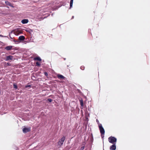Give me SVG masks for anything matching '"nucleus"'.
<instances>
[{
	"mask_svg": "<svg viewBox=\"0 0 150 150\" xmlns=\"http://www.w3.org/2000/svg\"><path fill=\"white\" fill-rule=\"evenodd\" d=\"M108 139L109 142L112 144H116L117 140V139L115 137L112 136L109 137L108 138Z\"/></svg>",
	"mask_w": 150,
	"mask_h": 150,
	"instance_id": "1",
	"label": "nucleus"
},
{
	"mask_svg": "<svg viewBox=\"0 0 150 150\" xmlns=\"http://www.w3.org/2000/svg\"><path fill=\"white\" fill-rule=\"evenodd\" d=\"M99 128L100 131V133L101 134H103V135L104 134L105 131L104 129L102 127V125L101 124H100L99 125Z\"/></svg>",
	"mask_w": 150,
	"mask_h": 150,
	"instance_id": "2",
	"label": "nucleus"
},
{
	"mask_svg": "<svg viewBox=\"0 0 150 150\" xmlns=\"http://www.w3.org/2000/svg\"><path fill=\"white\" fill-rule=\"evenodd\" d=\"M65 139V137L64 136L58 142V144L61 146L63 144V143Z\"/></svg>",
	"mask_w": 150,
	"mask_h": 150,
	"instance_id": "3",
	"label": "nucleus"
},
{
	"mask_svg": "<svg viewBox=\"0 0 150 150\" xmlns=\"http://www.w3.org/2000/svg\"><path fill=\"white\" fill-rule=\"evenodd\" d=\"M13 58V56L11 55H9L6 57L5 60L6 61H8L9 60H12Z\"/></svg>",
	"mask_w": 150,
	"mask_h": 150,
	"instance_id": "4",
	"label": "nucleus"
},
{
	"mask_svg": "<svg viewBox=\"0 0 150 150\" xmlns=\"http://www.w3.org/2000/svg\"><path fill=\"white\" fill-rule=\"evenodd\" d=\"M30 128L25 127L23 128V131L24 133H26L30 132Z\"/></svg>",
	"mask_w": 150,
	"mask_h": 150,
	"instance_id": "5",
	"label": "nucleus"
},
{
	"mask_svg": "<svg viewBox=\"0 0 150 150\" xmlns=\"http://www.w3.org/2000/svg\"><path fill=\"white\" fill-rule=\"evenodd\" d=\"M113 145H111L110 148V150H115L116 149V146L115 145L116 144H113Z\"/></svg>",
	"mask_w": 150,
	"mask_h": 150,
	"instance_id": "6",
	"label": "nucleus"
},
{
	"mask_svg": "<svg viewBox=\"0 0 150 150\" xmlns=\"http://www.w3.org/2000/svg\"><path fill=\"white\" fill-rule=\"evenodd\" d=\"M5 3L6 5L9 6L13 8L14 7V6H13V5L11 4L10 2L8 1H5Z\"/></svg>",
	"mask_w": 150,
	"mask_h": 150,
	"instance_id": "7",
	"label": "nucleus"
},
{
	"mask_svg": "<svg viewBox=\"0 0 150 150\" xmlns=\"http://www.w3.org/2000/svg\"><path fill=\"white\" fill-rule=\"evenodd\" d=\"M28 21L27 19H24L21 21V22L23 24H26L27 23Z\"/></svg>",
	"mask_w": 150,
	"mask_h": 150,
	"instance_id": "8",
	"label": "nucleus"
},
{
	"mask_svg": "<svg viewBox=\"0 0 150 150\" xmlns=\"http://www.w3.org/2000/svg\"><path fill=\"white\" fill-rule=\"evenodd\" d=\"M57 77L60 79H63L65 78V77L64 76H63V75H61V74H58L57 75Z\"/></svg>",
	"mask_w": 150,
	"mask_h": 150,
	"instance_id": "9",
	"label": "nucleus"
},
{
	"mask_svg": "<svg viewBox=\"0 0 150 150\" xmlns=\"http://www.w3.org/2000/svg\"><path fill=\"white\" fill-rule=\"evenodd\" d=\"M25 39V37L23 36H21L19 37L18 40L20 41H23Z\"/></svg>",
	"mask_w": 150,
	"mask_h": 150,
	"instance_id": "10",
	"label": "nucleus"
},
{
	"mask_svg": "<svg viewBox=\"0 0 150 150\" xmlns=\"http://www.w3.org/2000/svg\"><path fill=\"white\" fill-rule=\"evenodd\" d=\"M12 47V46H9L6 47H5V49L7 50H11Z\"/></svg>",
	"mask_w": 150,
	"mask_h": 150,
	"instance_id": "11",
	"label": "nucleus"
},
{
	"mask_svg": "<svg viewBox=\"0 0 150 150\" xmlns=\"http://www.w3.org/2000/svg\"><path fill=\"white\" fill-rule=\"evenodd\" d=\"M34 59L35 60H38L39 61H41V59L39 57H35Z\"/></svg>",
	"mask_w": 150,
	"mask_h": 150,
	"instance_id": "12",
	"label": "nucleus"
},
{
	"mask_svg": "<svg viewBox=\"0 0 150 150\" xmlns=\"http://www.w3.org/2000/svg\"><path fill=\"white\" fill-rule=\"evenodd\" d=\"M73 0H71L70 4V9L72 6Z\"/></svg>",
	"mask_w": 150,
	"mask_h": 150,
	"instance_id": "13",
	"label": "nucleus"
},
{
	"mask_svg": "<svg viewBox=\"0 0 150 150\" xmlns=\"http://www.w3.org/2000/svg\"><path fill=\"white\" fill-rule=\"evenodd\" d=\"M26 31L29 33H31V32H33V30L31 29H29L28 30H26Z\"/></svg>",
	"mask_w": 150,
	"mask_h": 150,
	"instance_id": "14",
	"label": "nucleus"
},
{
	"mask_svg": "<svg viewBox=\"0 0 150 150\" xmlns=\"http://www.w3.org/2000/svg\"><path fill=\"white\" fill-rule=\"evenodd\" d=\"M80 105L81 106H83V100H80Z\"/></svg>",
	"mask_w": 150,
	"mask_h": 150,
	"instance_id": "15",
	"label": "nucleus"
},
{
	"mask_svg": "<svg viewBox=\"0 0 150 150\" xmlns=\"http://www.w3.org/2000/svg\"><path fill=\"white\" fill-rule=\"evenodd\" d=\"M13 86L14 88H15L17 89V85L14 84Z\"/></svg>",
	"mask_w": 150,
	"mask_h": 150,
	"instance_id": "16",
	"label": "nucleus"
},
{
	"mask_svg": "<svg viewBox=\"0 0 150 150\" xmlns=\"http://www.w3.org/2000/svg\"><path fill=\"white\" fill-rule=\"evenodd\" d=\"M13 41L14 42L16 43L17 42V43H19L20 42V41L18 40H15L14 39L13 40Z\"/></svg>",
	"mask_w": 150,
	"mask_h": 150,
	"instance_id": "17",
	"label": "nucleus"
},
{
	"mask_svg": "<svg viewBox=\"0 0 150 150\" xmlns=\"http://www.w3.org/2000/svg\"><path fill=\"white\" fill-rule=\"evenodd\" d=\"M36 64L37 66H38L40 65V64L38 62H37L36 63Z\"/></svg>",
	"mask_w": 150,
	"mask_h": 150,
	"instance_id": "18",
	"label": "nucleus"
},
{
	"mask_svg": "<svg viewBox=\"0 0 150 150\" xmlns=\"http://www.w3.org/2000/svg\"><path fill=\"white\" fill-rule=\"evenodd\" d=\"M31 87L30 85H27L25 86V87L26 88H28V87Z\"/></svg>",
	"mask_w": 150,
	"mask_h": 150,
	"instance_id": "19",
	"label": "nucleus"
},
{
	"mask_svg": "<svg viewBox=\"0 0 150 150\" xmlns=\"http://www.w3.org/2000/svg\"><path fill=\"white\" fill-rule=\"evenodd\" d=\"M47 100L49 102H51L52 101V100L51 98H48L47 99Z\"/></svg>",
	"mask_w": 150,
	"mask_h": 150,
	"instance_id": "20",
	"label": "nucleus"
},
{
	"mask_svg": "<svg viewBox=\"0 0 150 150\" xmlns=\"http://www.w3.org/2000/svg\"><path fill=\"white\" fill-rule=\"evenodd\" d=\"M80 69L82 70H84V67L83 66H81L80 67Z\"/></svg>",
	"mask_w": 150,
	"mask_h": 150,
	"instance_id": "21",
	"label": "nucleus"
},
{
	"mask_svg": "<svg viewBox=\"0 0 150 150\" xmlns=\"http://www.w3.org/2000/svg\"><path fill=\"white\" fill-rule=\"evenodd\" d=\"M44 74L45 75V76H48V74L47 72H44Z\"/></svg>",
	"mask_w": 150,
	"mask_h": 150,
	"instance_id": "22",
	"label": "nucleus"
},
{
	"mask_svg": "<svg viewBox=\"0 0 150 150\" xmlns=\"http://www.w3.org/2000/svg\"><path fill=\"white\" fill-rule=\"evenodd\" d=\"M84 146H82L81 147V148L80 149V150H83L84 149Z\"/></svg>",
	"mask_w": 150,
	"mask_h": 150,
	"instance_id": "23",
	"label": "nucleus"
},
{
	"mask_svg": "<svg viewBox=\"0 0 150 150\" xmlns=\"http://www.w3.org/2000/svg\"><path fill=\"white\" fill-rule=\"evenodd\" d=\"M101 134V136L102 137V139H103V137H104V135H103V134Z\"/></svg>",
	"mask_w": 150,
	"mask_h": 150,
	"instance_id": "24",
	"label": "nucleus"
},
{
	"mask_svg": "<svg viewBox=\"0 0 150 150\" xmlns=\"http://www.w3.org/2000/svg\"><path fill=\"white\" fill-rule=\"evenodd\" d=\"M7 64L8 65V66H10L11 65L10 64V63H7Z\"/></svg>",
	"mask_w": 150,
	"mask_h": 150,
	"instance_id": "25",
	"label": "nucleus"
},
{
	"mask_svg": "<svg viewBox=\"0 0 150 150\" xmlns=\"http://www.w3.org/2000/svg\"><path fill=\"white\" fill-rule=\"evenodd\" d=\"M0 36L1 37H6V36H3V35H0Z\"/></svg>",
	"mask_w": 150,
	"mask_h": 150,
	"instance_id": "26",
	"label": "nucleus"
},
{
	"mask_svg": "<svg viewBox=\"0 0 150 150\" xmlns=\"http://www.w3.org/2000/svg\"><path fill=\"white\" fill-rule=\"evenodd\" d=\"M18 32H19V33H22V32H20V31H19H19H18Z\"/></svg>",
	"mask_w": 150,
	"mask_h": 150,
	"instance_id": "27",
	"label": "nucleus"
},
{
	"mask_svg": "<svg viewBox=\"0 0 150 150\" xmlns=\"http://www.w3.org/2000/svg\"><path fill=\"white\" fill-rule=\"evenodd\" d=\"M96 122H98H98H99V121H98V120L97 119V120H96Z\"/></svg>",
	"mask_w": 150,
	"mask_h": 150,
	"instance_id": "28",
	"label": "nucleus"
},
{
	"mask_svg": "<svg viewBox=\"0 0 150 150\" xmlns=\"http://www.w3.org/2000/svg\"><path fill=\"white\" fill-rule=\"evenodd\" d=\"M74 16H72V17L71 19H73V18H74Z\"/></svg>",
	"mask_w": 150,
	"mask_h": 150,
	"instance_id": "29",
	"label": "nucleus"
},
{
	"mask_svg": "<svg viewBox=\"0 0 150 150\" xmlns=\"http://www.w3.org/2000/svg\"><path fill=\"white\" fill-rule=\"evenodd\" d=\"M10 38L11 39H13V38H12L11 37V36H10Z\"/></svg>",
	"mask_w": 150,
	"mask_h": 150,
	"instance_id": "30",
	"label": "nucleus"
},
{
	"mask_svg": "<svg viewBox=\"0 0 150 150\" xmlns=\"http://www.w3.org/2000/svg\"><path fill=\"white\" fill-rule=\"evenodd\" d=\"M64 60H65L66 59L65 58H64Z\"/></svg>",
	"mask_w": 150,
	"mask_h": 150,
	"instance_id": "31",
	"label": "nucleus"
},
{
	"mask_svg": "<svg viewBox=\"0 0 150 150\" xmlns=\"http://www.w3.org/2000/svg\"><path fill=\"white\" fill-rule=\"evenodd\" d=\"M87 114V112H86V114Z\"/></svg>",
	"mask_w": 150,
	"mask_h": 150,
	"instance_id": "32",
	"label": "nucleus"
},
{
	"mask_svg": "<svg viewBox=\"0 0 150 150\" xmlns=\"http://www.w3.org/2000/svg\"><path fill=\"white\" fill-rule=\"evenodd\" d=\"M103 150H104V149H103Z\"/></svg>",
	"mask_w": 150,
	"mask_h": 150,
	"instance_id": "33",
	"label": "nucleus"
}]
</instances>
